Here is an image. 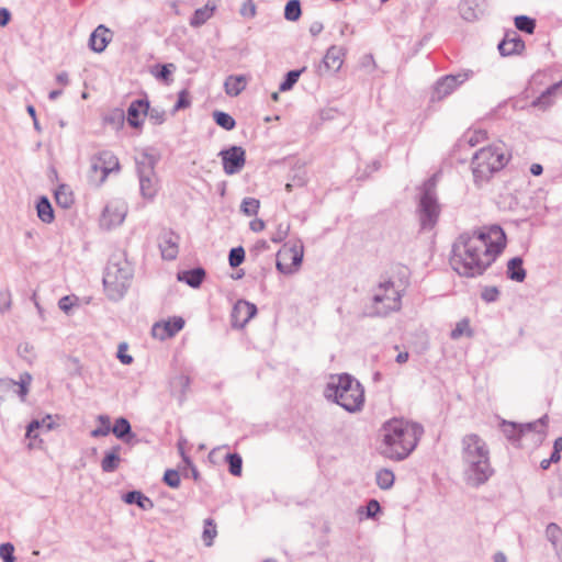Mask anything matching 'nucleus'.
Wrapping results in <instances>:
<instances>
[{"label": "nucleus", "mask_w": 562, "mask_h": 562, "mask_svg": "<svg viewBox=\"0 0 562 562\" xmlns=\"http://www.w3.org/2000/svg\"><path fill=\"white\" fill-rule=\"evenodd\" d=\"M506 244V235L497 225L463 234L453 245L450 265L462 277L481 276L504 251Z\"/></svg>", "instance_id": "nucleus-1"}, {"label": "nucleus", "mask_w": 562, "mask_h": 562, "mask_svg": "<svg viewBox=\"0 0 562 562\" xmlns=\"http://www.w3.org/2000/svg\"><path fill=\"white\" fill-rule=\"evenodd\" d=\"M423 428L404 419L392 418L383 424L380 430L381 452L389 459L403 460L416 448Z\"/></svg>", "instance_id": "nucleus-2"}, {"label": "nucleus", "mask_w": 562, "mask_h": 562, "mask_svg": "<svg viewBox=\"0 0 562 562\" xmlns=\"http://www.w3.org/2000/svg\"><path fill=\"white\" fill-rule=\"evenodd\" d=\"M512 159V153L502 140L480 148L472 157L471 169L476 182L488 181L503 170Z\"/></svg>", "instance_id": "nucleus-3"}, {"label": "nucleus", "mask_w": 562, "mask_h": 562, "mask_svg": "<svg viewBox=\"0 0 562 562\" xmlns=\"http://www.w3.org/2000/svg\"><path fill=\"white\" fill-rule=\"evenodd\" d=\"M327 397L348 412L360 411L364 404V391L361 384L348 374H339L330 378L327 384Z\"/></svg>", "instance_id": "nucleus-4"}, {"label": "nucleus", "mask_w": 562, "mask_h": 562, "mask_svg": "<svg viewBox=\"0 0 562 562\" xmlns=\"http://www.w3.org/2000/svg\"><path fill=\"white\" fill-rule=\"evenodd\" d=\"M463 459L470 465L471 476L476 483H483L491 474L488 452L484 441L476 435L463 439Z\"/></svg>", "instance_id": "nucleus-5"}, {"label": "nucleus", "mask_w": 562, "mask_h": 562, "mask_svg": "<svg viewBox=\"0 0 562 562\" xmlns=\"http://www.w3.org/2000/svg\"><path fill=\"white\" fill-rule=\"evenodd\" d=\"M131 279L132 266L126 259L111 260L103 277L106 295L112 300L122 297L130 285Z\"/></svg>", "instance_id": "nucleus-6"}, {"label": "nucleus", "mask_w": 562, "mask_h": 562, "mask_svg": "<svg viewBox=\"0 0 562 562\" xmlns=\"http://www.w3.org/2000/svg\"><path fill=\"white\" fill-rule=\"evenodd\" d=\"M402 306V290L394 282L384 281L379 283L371 295L372 316H385L392 312H396Z\"/></svg>", "instance_id": "nucleus-7"}, {"label": "nucleus", "mask_w": 562, "mask_h": 562, "mask_svg": "<svg viewBox=\"0 0 562 562\" xmlns=\"http://www.w3.org/2000/svg\"><path fill=\"white\" fill-rule=\"evenodd\" d=\"M119 169L117 157L111 151H102L91 160L90 179L92 182L101 184L111 172Z\"/></svg>", "instance_id": "nucleus-8"}, {"label": "nucleus", "mask_w": 562, "mask_h": 562, "mask_svg": "<svg viewBox=\"0 0 562 562\" xmlns=\"http://www.w3.org/2000/svg\"><path fill=\"white\" fill-rule=\"evenodd\" d=\"M303 259V247L300 245H283L277 254V268L283 273L296 271Z\"/></svg>", "instance_id": "nucleus-9"}, {"label": "nucleus", "mask_w": 562, "mask_h": 562, "mask_svg": "<svg viewBox=\"0 0 562 562\" xmlns=\"http://www.w3.org/2000/svg\"><path fill=\"white\" fill-rule=\"evenodd\" d=\"M220 155L222 157L223 169L226 175L237 173L245 166V150L241 147L233 146L226 150H222Z\"/></svg>", "instance_id": "nucleus-10"}, {"label": "nucleus", "mask_w": 562, "mask_h": 562, "mask_svg": "<svg viewBox=\"0 0 562 562\" xmlns=\"http://www.w3.org/2000/svg\"><path fill=\"white\" fill-rule=\"evenodd\" d=\"M184 326V319L180 316H173L154 324L151 335L159 340H166L173 337Z\"/></svg>", "instance_id": "nucleus-11"}, {"label": "nucleus", "mask_w": 562, "mask_h": 562, "mask_svg": "<svg viewBox=\"0 0 562 562\" xmlns=\"http://www.w3.org/2000/svg\"><path fill=\"white\" fill-rule=\"evenodd\" d=\"M439 205L435 196L426 192L420 200V222L424 227H432L439 216Z\"/></svg>", "instance_id": "nucleus-12"}, {"label": "nucleus", "mask_w": 562, "mask_h": 562, "mask_svg": "<svg viewBox=\"0 0 562 562\" xmlns=\"http://www.w3.org/2000/svg\"><path fill=\"white\" fill-rule=\"evenodd\" d=\"M125 215L126 209L124 205H106L100 218L101 226L105 229L114 228L123 223Z\"/></svg>", "instance_id": "nucleus-13"}, {"label": "nucleus", "mask_w": 562, "mask_h": 562, "mask_svg": "<svg viewBox=\"0 0 562 562\" xmlns=\"http://www.w3.org/2000/svg\"><path fill=\"white\" fill-rule=\"evenodd\" d=\"M257 313V307L255 304L239 300L232 313V321L235 327H244Z\"/></svg>", "instance_id": "nucleus-14"}, {"label": "nucleus", "mask_w": 562, "mask_h": 562, "mask_svg": "<svg viewBox=\"0 0 562 562\" xmlns=\"http://www.w3.org/2000/svg\"><path fill=\"white\" fill-rule=\"evenodd\" d=\"M503 56L519 55L525 50V42L516 34H507L498 45Z\"/></svg>", "instance_id": "nucleus-15"}, {"label": "nucleus", "mask_w": 562, "mask_h": 562, "mask_svg": "<svg viewBox=\"0 0 562 562\" xmlns=\"http://www.w3.org/2000/svg\"><path fill=\"white\" fill-rule=\"evenodd\" d=\"M111 31L104 25H99L90 36V47L97 53L103 52L111 42Z\"/></svg>", "instance_id": "nucleus-16"}, {"label": "nucleus", "mask_w": 562, "mask_h": 562, "mask_svg": "<svg viewBox=\"0 0 562 562\" xmlns=\"http://www.w3.org/2000/svg\"><path fill=\"white\" fill-rule=\"evenodd\" d=\"M148 104L142 100L133 101L127 110L128 124L133 127H139L143 124Z\"/></svg>", "instance_id": "nucleus-17"}, {"label": "nucleus", "mask_w": 562, "mask_h": 562, "mask_svg": "<svg viewBox=\"0 0 562 562\" xmlns=\"http://www.w3.org/2000/svg\"><path fill=\"white\" fill-rule=\"evenodd\" d=\"M248 78L245 75L228 76L224 82V89L229 97H237L247 87Z\"/></svg>", "instance_id": "nucleus-18"}, {"label": "nucleus", "mask_w": 562, "mask_h": 562, "mask_svg": "<svg viewBox=\"0 0 562 562\" xmlns=\"http://www.w3.org/2000/svg\"><path fill=\"white\" fill-rule=\"evenodd\" d=\"M507 277L515 282H522L526 279V270L522 259L516 257L507 262Z\"/></svg>", "instance_id": "nucleus-19"}, {"label": "nucleus", "mask_w": 562, "mask_h": 562, "mask_svg": "<svg viewBox=\"0 0 562 562\" xmlns=\"http://www.w3.org/2000/svg\"><path fill=\"white\" fill-rule=\"evenodd\" d=\"M215 9L216 0H209L203 8H200L194 12L191 24L195 26L203 24L213 15Z\"/></svg>", "instance_id": "nucleus-20"}, {"label": "nucleus", "mask_w": 562, "mask_h": 562, "mask_svg": "<svg viewBox=\"0 0 562 562\" xmlns=\"http://www.w3.org/2000/svg\"><path fill=\"white\" fill-rule=\"evenodd\" d=\"M204 277L205 272L201 268L183 271L178 274V279L180 281L186 282L192 288H198L202 283Z\"/></svg>", "instance_id": "nucleus-21"}, {"label": "nucleus", "mask_w": 562, "mask_h": 562, "mask_svg": "<svg viewBox=\"0 0 562 562\" xmlns=\"http://www.w3.org/2000/svg\"><path fill=\"white\" fill-rule=\"evenodd\" d=\"M120 461V447H114L104 456L101 468L104 472H113L119 468Z\"/></svg>", "instance_id": "nucleus-22"}, {"label": "nucleus", "mask_w": 562, "mask_h": 562, "mask_svg": "<svg viewBox=\"0 0 562 562\" xmlns=\"http://www.w3.org/2000/svg\"><path fill=\"white\" fill-rule=\"evenodd\" d=\"M55 200H56V203L64 209L70 207L75 202L72 191L69 189V187L64 186V184L59 186L58 189L56 190Z\"/></svg>", "instance_id": "nucleus-23"}, {"label": "nucleus", "mask_w": 562, "mask_h": 562, "mask_svg": "<svg viewBox=\"0 0 562 562\" xmlns=\"http://www.w3.org/2000/svg\"><path fill=\"white\" fill-rule=\"evenodd\" d=\"M217 536V525L214 519L207 518L203 521L202 540L206 547H211Z\"/></svg>", "instance_id": "nucleus-24"}, {"label": "nucleus", "mask_w": 562, "mask_h": 562, "mask_svg": "<svg viewBox=\"0 0 562 562\" xmlns=\"http://www.w3.org/2000/svg\"><path fill=\"white\" fill-rule=\"evenodd\" d=\"M37 215L44 223L54 221V211L46 198H41L36 205Z\"/></svg>", "instance_id": "nucleus-25"}, {"label": "nucleus", "mask_w": 562, "mask_h": 562, "mask_svg": "<svg viewBox=\"0 0 562 562\" xmlns=\"http://www.w3.org/2000/svg\"><path fill=\"white\" fill-rule=\"evenodd\" d=\"M560 83L553 85L548 88L539 98L532 101L531 105L535 108L546 109L551 104V97L557 94Z\"/></svg>", "instance_id": "nucleus-26"}, {"label": "nucleus", "mask_w": 562, "mask_h": 562, "mask_svg": "<svg viewBox=\"0 0 562 562\" xmlns=\"http://www.w3.org/2000/svg\"><path fill=\"white\" fill-rule=\"evenodd\" d=\"M111 431L116 438L124 439L126 442H130V439H125V437L131 432V425L126 418H117L113 428H111Z\"/></svg>", "instance_id": "nucleus-27"}, {"label": "nucleus", "mask_w": 562, "mask_h": 562, "mask_svg": "<svg viewBox=\"0 0 562 562\" xmlns=\"http://www.w3.org/2000/svg\"><path fill=\"white\" fill-rule=\"evenodd\" d=\"M97 422L99 423V427L91 431V436L94 438L105 437L111 432V419L106 415H99L97 417Z\"/></svg>", "instance_id": "nucleus-28"}, {"label": "nucleus", "mask_w": 562, "mask_h": 562, "mask_svg": "<svg viewBox=\"0 0 562 562\" xmlns=\"http://www.w3.org/2000/svg\"><path fill=\"white\" fill-rule=\"evenodd\" d=\"M214 121L216 124L221 127H223L226 131H231L235 127L236 122L229 114L222 112V111H215L213 113Z\"/></svg>", "instance_id": "nucleus-29"}, {"label": "nucleus", "mask_w": 562, "mask_h": 562, "mask_svg": "<svg viewBox=\"0 0 562 562\" xmlns=\"http://www.w3.org/2000/svg\"><path fill=\"white\" fill-rule=\"evenodd\" d=\"M31 382H32V376L29 373H24V374L20 375L19 382H13V384L15 386H18L16 392L22 402H24L26 398Z\"/></svg>", "instance_id": "nucleus-30"}, {"label": "nucleus", "mask_w": 562, "mask_h": 562, "mask_svg": "<svg viewBox=\"0 0 562 562\" xmlns=\"http://www.w3.org/2000/svg\"><path fill=\"white\" fill-rule=\"evenodd\" d=\"M394 479L393 472L386 469H382L376 473V483L383 490L390 488L394 483Z\"/></svg>", "instance_id": "nucleus-31"}, {"label": "nucleus", "mask_w": 562, "mask_h": 562, "mask_svg": "<svg viewBox=\"0 0 562 562\" xmlns=\"http://www.w3.org/2000/svg\"><path fill=\"white\" fill-rule=\"evenodd\" d=\"M260 207V201L255 198H246L240 204L241 212L247 215H256Z\"/></svg>", "instance_id": "nucleus-32"}, {"label": "nucleus", "mask_w": 562, "mask_h": 562, "mask_svg": "<svg viewBox=\"0 0 562 562\" xmlns=\"http://www.w3.org/2000/svg\"><path fill=\"white\" fill-rule=\"evenodd\" d=\"M515 26L522 32H526L528 34H532L535 31V20L530 19L526 15H519L515 18Z\"/></svg>", "instance_id": "nucleus-33"}, {"label": "nucleus", "mask_w": 562, "mask_h": 562, "mask_svg": "<svg viewBox=\"0 0 562 562\" xmlns=\"http://www.w3.org/2000/svg\"><path fill=\"white\" fill-rule=\"evenodd\" d=\"M301 15V5L299 0H290L284 10V16L289 21H296Z\"/></svg>", "instance_id": "nucleus-34"}, {"label": "nucleus", "mask_w": 562, "mask_h": 562, "mask_svg": "<svg viewBox=\"0 0 562 562\" xmlns=\"http://www.w3.org/2000/svg\"><path fill=\"white\" fill-rule=\"evenodd\" d=\"M162 257L175 259L178 254V244L171 239H166L160 244Z\"/></svg>", "instance_id": "nucleus-35"}, {"label": "nucleus", "mask_w": 562, "mask_h": 562, "mask_svg": "<svg viewBox=\"0 0 562 562\" xmlns=\"http://www.w3.org/2000/svg\"><path fill=\"white\" fill-rule=\"evenodd\" d=\"M472 330L470 327V322L468 319H462L459 323H457L454 329L451 331V337L453 339H459L463 336H471Z\"/></svg>", "instance_id": "nucleus-36"}, {"label": "nucleus", "mask_w": 562, "mask_h": 562, "mask_svg": "<svg viewBox=\"0 0 562 562\" xmlns=\"http://www.w3.org/2000/svg\"><path fill=\"white\" fill-rule=\"evenodd\" d=\"M140 189L145 196L153 198L157 192V181L151 178L140 179Z\"/></svg>", "instance_id": "nucleus-37"}, {"label": "nucleus", "mask_w": 562, "mask_h": 562, "mask_svg": "<svg viewBox=\"0 0 562 562\" xmlns=\"http://www.w3.org/2000/svg\"><path fill=\"white\" fill-rule=\"evenodd\" d=\"M229 472L235 476H239L241 474V464L243 460L239 454L232 453L227 456Z\"/></svg>", "instance_id": "nucleus-38"}, {"label": "nucleus", "mask_w": 562, "mask_h": 562, "mask_svg": "<svg viewBox=\"0 0 562 562\" xmlns=\"http://www.w3.org/2000/svg\"><path fill=\"white\" fill-rule=\"evenodd\" d=\"M173 64L162 65L157 72L153 71L156 78L162 80L165 83L169 85L172 81L171 72L175 69Z\"/></svg>", "instance_id": "nucleus-39"}, {"label": "nucleus", "mask_w": 562, "mask_h": 562, "mask_svg": "<svg viewBox=\"0 0 562 562\" xmlns=\"http://www.w3.org/2000/svg\"><path fill=\"white\" fill-rule=\"evenodd\" d=\"M125 502L128 504L136 503L140 508H146V503H150L149 498L136 491L127 493Z\"/></svg>", "instance_id": "nucleus-40"}, {"label": "nucleus", "mask_w": 562, "mask_h": 562, "mask_svg": "<svg viewBox=\"0 0 562 562\" xmlns=\"http://www.w3.org/2000/svg\"><path fill=\"white\" fill-rule=\"evenodd\" d=\"M245 259V250L243 247L233 248L229 252V265L233 268L238 267Z\"/></svg>", "instance_id": "nucleus-41"}, {"label": "nucleus", "mask_w": 562, "mask_h": 562, "mask_svg": "<svg viewBox=\"0 0 562 562\" xmlns=\"http://www.w3.org/2000/svg\"><path fill=\"white\" fill-rule=\"evenodd\" d=\"M458 85V78L454 76H447L443 78L439 85V92H443L445 94L449 93L456 86Z\"/></svg>", "instance_id": "nucleus-42"}, {"label": "nucleus", "mask_w": 562, "mask_h": 562, "mask_svg": "<svg viewBox=\"0 0 562 562\" xmlns=\"http://www.w3.org/2000/svg\"><path fill=\"white\" fill-rule=\"evenodd\" d=\"M301 71L292 70L288 72L285 80L280 85V91L290 90L299 80Z\"/></svg>", "instance_id": "nucleus-43"}, {"label": "nucleus", "mask_w": 562, "mask_h": 562, "mask_svg": "<svg viewBox=\"0 0 562 562\" xmlns=\"http://www.w3.org/2000/svg\"><path fill=\"white\" fill-rule=\"evenodd\" d=\"M40 426L41 424L38 420H33L27 426L26 438L30 440L29 448H34L37 446L35 442V440L37 439V434L35 431L40 428Z\"/></svg>", "instance_id": "nucleus-44"}, {"label": "nucleus", "mask_w": 562, "mask_h": 562, "mask_svg": "<svg viewBox=\"0 0 562 562\" xmlns=\"http://www.w3.org/2000/svg\"><path fill=\"white\" fill-rule=\"evenodd\" d=\"M164 482L168 486L177 488L180 485V475L176 470H167L164 474Z\"/></svg>", "instance_id": "nucleus-45"}, {"label": "nucleus", "mask_w": 562, "mask_h": 562, "mask_svg": "<svg viewBox=\"0 0 562 562\" xmlns=\"http://www.w3.org/2000/svg\"><path fill=\"white\" fill-rule=\"evenodd\" d=\"M191 105V98L188 90H181L178 94V101L175 105V111L187 109Z\"/></svg>", "instance_id": "nucleus-46"}, {"label": "nucleus", "mask_w": 562, "mask_h": 562, "mask_svg": "<svg viewBox=\"0 0 562 562\" xmlns=\"http://www.w3.org/2000/svg\"><path fill=\"white\" fill-rule=\"evenodd\" d=\"M117 358L123 364H131L133 357L128 353V346L126 342H121L117 348Z\"/></svg>", "instance_id": "nucleus-47"}, {"label": "nucleus", "mask_w": 562, "mask_h": 562, "mask_svg": "<svg viewBox=\"0 0 562 562\" xmlns=\"http://www.w3.org/2000/svg\"><path fill=\"white\" fill-rule=\"evenodd\" d=\"M14 547L11 543H3L0 546V558L4 562H14Z\"/></svg>", "instance_id": "nucleus-48"}, {"label": "nucleus", "mask_w": 562, "mask_h": 562, "mask_svg": "<svg viewBox=\"0 0 562 562\" xmlns=\"http://www.w3.org/2000/svg\"><path fill=\"white\" fill-rule=\"evenodd\" d=\"M485 140H487V133L485 131H474L469 139H468V143L470 146L474 147L481 143H484Z\"/></svg>", "instance_id": "nucleus-49"}, {"label": "nucleus", "mask_w": 562, "mask_h": 562, "mask_svg": "<svg viewBox=\"0 0 562 562\" xmlns=\"http://www.w3.org/2000/svg\"><path fill=\"white\" fill-rule=\"evenodd\" d=\"M240 14L244 18H254L256 15V4L252 0H247L243 3Z\"/></svg>", "instance_id": "nucleus-50"}, {"label": "nucleus", "mask_w": 562, "mask_h": 562, "mask_svg": "<svg viewBox=\"0 0 562 562\" xmlns=\"http://www.w3.org/2000/svg\"><path fill=\"white\" fill-rule=\"evenodd\" d=\"M289 227L290 226L288 223L280 224L278 232L271 237L272 241H274V243L282 241L288 236Z\"/></svg>", "instance_id": "nucleus-51"}, {"label": "nucleus", "mask_w": 562, "mask_h": 562, "mask_svg": "<svg viewBox=\"0 0 562 562\" xmlns=\"http://www.w3.org/2000/svg\"><path fill=\"white\" fill-rule=\"evenodd\" d=\"M562 451V437H559L554 440L553 445V452L551 454V460L553 463H558L561 460V453Z\"/></svg>", "instance_id": "nucleus-52"}, {"label": "nucleus", "mask_w": 562, "mask_h": 562, "mask_svg": "<svg viewBox=\"0 0 562 562\" xmlns=\"http://www.w3.org/2000/svg\"><path fill=\"white\" fill-rule=\"evenodd\" d=\"M498 290L495 286L485 288L482 292V297L486 302H493L498 297Z\"/></svg>", "instance_id": "nucleus-53"}, {"label": "nucleus", "mask_w": 562, "mask_h": 562, "mask_svg": "<svg viewBox=\"0 0 562 562\" xmlns=\"http://www.w3.org/2000/svg\"><path fill=\"white\" fill-rule=\"evenodd\" d=\"M58 306L61 311L68 313L74 306V299L71 296H64L59 300Z\"/></svg>", "instance_id": "nucleus-54"}, {"label": "nucleus", "mask_w": 562, "mask_h": 562, "mask_svg": "<svg viewBox=\"0 0 562 562\" xmlns=\"http://www.w3.org/2000/svg\"><path fill=\"white\" fill-rule=\"evenodd\" d=\"M380 512V504L375 499H371L367 505L368 517H373Z\"/></svg>", "instance_id": "nucleus-55"}, {"label": "nucleus", "mask_w": 562, "mask_h": 562, "mask_svg": "<svg viewBox=\"0 0 562 562\" xmlns=\"http://www.w3.org/2000/svg\"><path fill=\"white\" fill-rule=\"evenodd\" d=\"M325 64L331 67H339L341 65V60L334 56L333 50H328L325 56Z\"/></svg>", "instance_id": "nucleus-56"}, {"label": "nucleus", "mask_w": 562, "mask_h": 562, "mask_svg": "<svg viewBox=\"0 0 562 562\" xmlns=\"http://www.w3.org/2000/svg\"><path fill=\"white\" fill-rule=\"evenodd\" d=\"M249 226H250V229L252 232L259 233V232H262L265 229L266 224H265V222L262 220L255 218V220H252L250 222Z\"/></svg>", "instance_id": "nucleus-57"}, {"label": "nucleus", "mask_w": 562, "mask_h": 562, "mask_svg": "<svg viewBox=\"0 0 562 562\" xmlns=\"http://www.w3.org/2000/svg\"><path fill=\"white\" fill-rule=\"evenodd\" d=\"M10 19V12L4 8H0V26H5L9 23Z\"/></svg>", "instance_id": "nucleus-58"}, {"label": "nucleus", "mask_w": 562, "mask_h": 562, "mask_svg": "<svg viewBox=\"0 0 562 562\" xmlns=\"http://www.w3.org/2000/svg\"><path fill=\"white\" fill-rule=\"evenodd\" d=\"M542 166L540 164H533L531 165L530 167V172L533 175V176H540L542 173Z\"/></svg>", "instance_id": "nucleus-59"}, {"label": "nucleus", "mask_w": 562, "mask_h": 562, "mask_svg": "<svg viewBox=\"0 0 562 562\" xmlns=\"http://www.w3.org/2000/svg\"><path fill=\"white\" fill-rule=\"evenodd\" d=\"M177 383H178L181 387L187 389V387L189 386L190 381H189V378H188V376H186V375H181V376H179V378H178Z\"/></svg>", "instance_id": "nucleus-60"}, {"label": "nucleus", "mask_w": 562, "mask_h": 562, "mask_svg": "<svg viewBox=\"0 0 562 562\" xmlns=\"http://www.w3.org/2000/svg\"><path fill=\"white\" fill-rule=\"evenodd\" d=\"M408 360V352L403 351L396 356V362L400 364L405 363Z\"/></svg>", "instance_id": "nucleus-61"}, {"label": "nucleus", "mask_w": 562, "mask_h": 562, "mask_svg": "<svg viewBox=\"0 0 562 562\" xmlns=\"http://www.w3.org/2000/svg\"><path fill=\"white\" fill-rule=\"evenodd\" d=\"M56 79L60 85H67L68 75L66 72L59 74V75H57Z\"/></svg>", "instance_id": "nucleus-62"}, {"label": "nucleus", "mask_w": 562, "mask_h": 562, "mask_svg": "<svg viewBox=\"0 0 562 562\" xmlns=\"http://www.w3.org/2000/svg\"><path fill=\"white\" fill-rule=\"evenodd\" d=\"M552 462L553 461L551 460V458L550 459H544V460L541 461L540 465H541V468L543 470H547Z\"/></svg>", "instance_id": "nucleus-63"}, {"label": "nucleus", "mask_w": 562, "mask_h": 562, "mask_svg": "<svg viewBox=\"0 0 562 562\" xmlns=\"http://www.w3.org/2000/svg\"><path fill=\"white\" fill-rule=\"evenodd\" d=\"M59 94H60V92H59V91H52V92L49 93V98H50V99H55V98H57Z\"/></svg>", "instance_id": "nucleus-64"}]
</instances>
